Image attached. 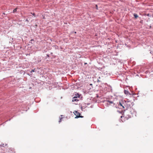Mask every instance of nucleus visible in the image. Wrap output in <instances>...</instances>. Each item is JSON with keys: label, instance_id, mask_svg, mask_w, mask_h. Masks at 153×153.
I'll list each match as a JSON object with an SVG mask.
<instances>
[{"label": "nucleus", "instance_id": "obj_15", "mask_svg": "<svg viewBox=\"0 0 153 153\" xmlns=\"http://www.w3.org/2000/svg\"><path fill=\"white\" fill-rule=\"evenodd\" d=\"M100 82V81L99 79H98L97 82Z\"/></svg>", "mask_w": 153, "mask_h": 153}, {"label": "nucleus", "instance_id": "obj_2", "mask_svg": "<svg viewBox=\"0 0 153 153\" xmlns=\"http://www.w3.org/2000/svg\"><path fill=\"white\" fill-rule=\"evenodd\" d=\"M128 111H129L130 113L132 115V116H133L134 115L135 116H136V112L135 111V110L134 109H133L132 108H130L129 109V110H128Z\"/></svg>", "mask_w": 153, "mask_h": 153}, {"label": "nucleus", "instance_id": "obj_19", "mask_svg": "<svg viewBox=\"0 0 153 153\" xmlns=\"http://www.w3.org/2000/svg\"><path fill=\"white\" fill-rule=\"evenodd\" d=\"M98 68L99 69V70H100V68Z\"/></svg>", "mask_w": 153, "mask_h": 153}, {"label": "nucleus", "instance_id": "obj_7", "mask_svg": "<svg viewBox=\"0 0 153 153\" xmlns=\"http://www.w3.org/2000/svg\"><path fill=\"white\" fill-rule=\"evenodd\" d=\"M105 104L107 106H108V105H110V104H109L108 102V101L107 100L105 101Z\"/></svg>", "mask_w": 153, "mask_h": 153}, {"label": "nucleus", "instance_id": "obj_18", "mask_svg": "<svg viewBox=\"0 0 153 153\" xmlns=\"http://www.w3.org/2000/svg\"><path fill=\"white\" fill-rule=\"evenodd\" d=\"M33 41V39H31V41Z\"/></svg>", "mask_w": 153, "mask_h": 153}, {"label": "nucleus", "instance_id": "obj_20", "mask_svg": "<svg viewBox=\"0 0 153 153\" xmlns=\"http://www.w3.org/2000/svg\"><path fill=\"white\" fill-rule=\"evenodd\" d=\"M120 117L121 118H122V116H121Z\"/></svg>", "mask_w": 153, "mask_h": 153}, {"label": "nucleus", "instance_id": "obj_1", "mask_svg": "<svg viewBox=\"0 0 153 153\" xmlns=\"http://www.w3.org/2000/svg\"><path fill=\"white\" fill-rule=\"evenodd\" d=\"M131 105V103L129 101L126 102V101H125V108H126V110H128V109H129Z\"/></svg>", "mask_w": 153, "mask_h": 153}, {"label": "nucleus", "instance_id": "obj_6", "mask_svg": "<svg viewBox=\"0 0 153 153\" xmlns=\"http://www.w3.org/2000/svg\"><path fill=\"white\" fill-rule=\"evenodd\" d=\"M124 93L125 94L127 95H130V94L129 92L128 91L125 89L124 90Z\"/></svg>", "mask_w": 153, "mask_h": 153}, {"label": "nucleus", "instance_id": "obj_16", "mask_svg": "<svg viewBox=\"0 0 153 153\" xmlns=\"http://www.w3.org/2000/svg\"><path fill=\"white\" fill-rule=\"evenodd\" d=\"M31 14H32L33 15H34V13L33 14L32 13H31Z\"/></svg>", "mask_w": 153, "mask_h": 153}, {"label": "nucleus", "instance_id": "obj_23", "mask_svg": "<svg viewBox=\"0 0 153 153\" xmlns=\"http://www.w3.org/2000/svg\"><path fill=\"white\" fill-rule=\"evenodd\" d=\"M150 53H152V52H150Z\"/></svg>", "mask_w": 153, "mask_h": 153}, {"label": "nucleus", "instance_id": "obj_4", "mask_svg": "<svg viewBox=\"0 0 153 153\" xmlns=\"http://www.w3.org/2000/svg\"><path fill=\"white\" fill-rule=\"evenodd\" d=\"M80 97L79 96L78 94V96L74 97L73 98L72 101L73 102H77L79 101V100L78 99V97L79 98Z\"/></svg>", "mask_w": 153, "mask_h": 153}, {"label": "nucleus", "instance_id": "obj_14", "mask_svg": "<svg viewBox=\"0 0 153 153\" xmlns=\"http://www.w3.org/2000/svg\"><path fill=\"white\" fill-rule=\"evenodd\" d=\"M98 9L97 5L96 4V9Z\"/></svg>", "mask_w": 153, "mask_h": 153}, {"label": "nucleus", "instance_id": "obj_3", "mask_svg": "<svg viewBox=\"0 0 153 153\" xmlns=\"http://www.w3.org/2000/svg\"><path fill=\"white\" fill-rule=\"evenodd\" d=\"M74 114L76 116L75 117V118H77L79 117H82L80 116V114L77 111H75Z\"/></svg>", "mask_w": 153, "mask_h": 153}, {"label": "nucleus", "instance_id": "obj_8", "mask_svg": "<svg viewBox=\"0 0 153 153\" xmlns=\"http://www.w3.org/2000/svg\"><path fill=\"white\" fill-rule=\"evenodd\" d=\"M133 15L135 18H137L138 17V15L136 13L134 14Z\"/></svg>", "mask_w": 153, "mask_h": 153}, {"label": "nucleus", "instance_id": "obj_22", "mask_svg": "<svg viewBox=\"0 0 153 153\" xmlns=\"http://www.w3.org/2000/svg\"><path fill=\"white\" fill-rule=\"evenodd\" d=\"M150 53H152V52H150Z\"/></svg>", "mask_w": 153, "mask_h": 153}, {"label": "nucleus", "instance_id": "obj_10", "mask_svg": "<svg viewBox=\"0 0 153 153\" xmlns=\"http://www.w3.org/2000/svg\"><path fill=\"white\" fill-rule=\"evenodd\" d=\"M16 11V9H15L13 10V13H14Z\"/></svg>", "mask_w": 153, "mask_h": 153}, {"label": "nucleus", "instance_id": "obj_11", "mask_svg": "<svg viewBox=\"0 0 153 153\" xmlns=\"http://www.w3.org/2000/svg\"><path fill=\"white\" fill-rule=\"evenodd\" d=\"M62 119V118H61L59 120V123H60L61 121V119Z\"/></svg>", "mask_w": 153, "mask_h": 153}, {"label": "nucleus", "instance_id": "obj_9", "mask_svg": "<svg viewBox=\"0 0 153 153\" xmlns=\"http://www.w3.org/2000/svg\"><path fill=\"white\" fill-rule=\"evenodd\" d=\"M107 101H108V103L110 104L114 103L113 102V101H110L109 100H107Z\"/></svg>", "mask_w": 153, "mask_h": 153}, {"label": "nucleus", "instance_id": "obj_13", "mask_svg": "<svg viewBox=\"0 0 153 153\" xmlns=\"http://www.w3.org/2000/svg\"><path fill=\"white\" fill-rule=\"evenodd\" d=\"M34 70H32L31 71V73H32V72H34Z\"/></svg>", "mask_w": 153, "mask_h": 153}, {"label": "nucleus", "instance_id": "obj_21", "mask_svg": "<svg viewBox=\"0 0 153 153\" xmlns=\"http://www.w3.org/2000/svg\"><path fill=\"white\" fill-rule=\"evenodd\" d=\"M96 102H97V99H96Z\"/></svg>", "mask_w": 153, "mask_h": 153}, {"label": "nucleus", "instance_id": "obj_12", "mask_svg": "<svg viewBox=\"0 0 153 153\" xmlns=\"http://www.w3.org/2000/svg\"><path fill=\"white\" fill-rule=\"evenodd\" d=\"M99 98V96H98L97 94H96V98Z\"/></svg>", "mask_w": 153, "mask_h": 153}, {"label": "nucleus", "instance_id": "obj_17", "mask_svg": "<svg viewBox=\"0 0 153 153\" xmlns=\"http://www.w3.org/2000/svg\"><path fill=\"white\" fill-rule=\"evenodd\" d=\"M26 21H27V22H28V20L27 19L26 20Z\"/></svg>", "mask_w": 153, "mask_h": 153}, {"label": "nucleus", "instance_id": "obj_5", "mask_svg": "<svg viewBox=\"0 0 153 153\" xmlns=\"http://www.w3.org/2000/svg\"><path fill=\"white\" fill-rule=\"evenodd\" d=\"M119 105L120 106H122L123 108H125V101H124V102H120Z\"/></svg>", "mask_w": 153, "mask_h": 153}]
</instances>
